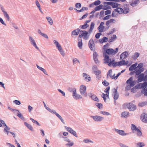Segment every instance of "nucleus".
Returning <instances> with one entry per match:
<instances>
[{"mask_svg": "<svg viewBox=\"0 0 147 147\" xmlns=\"http://www.w3.org/2000/svg\"><path fill=\"white\" fill-rule=\"evenodd\" d=\"M100 113L107 116L111 115L109 113L107 112H106L105 111H102L100 112Z\"/></svg>", "mask_w": 147, "mask_h": 147, "instance_id": "a18cd8bd", "label": "nucleus"}, {"mask_svg": "<svg viewBox=\"0 0 147 147\" xmlns=\"http://www.w3.org/2000/svg\"><path fill=\"white\" fill-rule=\"evenodd\" d=\"M133 80L132 77H131L127 81L126 83L127 84H130Z\"/></svg>", "mask_w": 147, "mask_h": 147, "instance_id": "680f3d73", "label": "nucleus"}, {"mask_svg": "<svg viewBox=\"0 0 147 147\" xmlns=\"http://www.w3.org/2000/svg\"><path fill=\"white\" fill-rule=\"evenodd\" d=\"M103 55L105 57L104 60L105 61L104 63H108L109 66H111L115 62V59H113L111 60V59H109V56L106 54V53H103Z\"/></svg>", "mask_w": 147, "mask_h": 147, "instance_id": "f257e3e1", "label": "nucleus"}, {"mask_svg": "<svg viewBox=\"0 0 147 147\" xmlns=\"http://www.w3.org/2000/svg\"><path fill=\"white\" fill-rule=\"evenodd\" d=\"M53 42L56 46V47L57 48L58 50L61 49L62 48L61 45L59 43V42L56 40H53Z\"/></svg>", "mask_w": 147, "mask_h": 147, "instance_id": "5701e85b", "label": "nucleus"}, {"mask_svg": "<svg viewBox=\"0 0 147 147\" xmlns=\"http://www.w3.org/2000/svg\"><path fill=\"white\" fill-rule=\"evenodd\" d=\"M4 129L3 131L5 134H6L7 135H8L9 133L10 132L9 131L10 130V128L8 127L6 124L4 125Z\"/></svg>", "mask_w": 147, "mask_h": 147, "instance_id": "aec40b11", "label": "nucleus"}, {"mask_svg": "<svg viewBox=\"0 0 147 147\" xmlns=\"http://www.w3.org/2000/svg\"><path fill=\"white\" fill-rule=\"evenodd\" d=\"M68 143L66 144V145L68 146H73L74 144V143L73 142H71L70 140H69V142H68Z\"/></svg>", "mask_w": 147, "mask_h": 147, "instance_id": "c03bdc74", "label": "nucleus"}, {"mask_svg": "<svg viewBox=\"0 0 147 147\" xmlns=\"http://www.w3.org/2000/svg\"><path fill=\"white\" fill-rule=\"evenodd\" d=\"M143 66V64L142 63H140L138 65V66L136 67V68L139 69H141Z\"/></svg>", "mask_w": 147, "mask_h": 147, "instance_id": "3c124183", "label": "nucleus"}, {"mask_svg": "<svg viewBox=\"0 0 147 147\" xmlns=\"http://www.w3.org/2000/svg\"><path fill=\"white\" fill-rule=\"evenodd\" d=\"M119 145L120 147H129L123 144L122 143H120L119 144Z\"/></svg>", "mask_w": 147, "mask_h": 147, "instance_id": "774afa93", "label": "nucleus"}, {"mask_svg": "<svg viewBox=\"0 0 147 147\" xmlns=\"http://www.w3.org/2000/svg\"><path fill=\"white\" fill-rule=\"evenodd\" d=\"M75 7L77 8H80L81 7V5L80 3H77L75 5Z\"/></svg>", "mask_w": 147, "mask_h": 147, "instance_id": "5fc2aeb1", "label": "nucleus"}, {"mask_svg": "<svg viewBox=\"0 0 147 147\" xmlns=\"http://www.w3.org/2000/svg\"><path fill=\"white\" fill-rule=\"evenodd\" d=\"M30 120H31L32 121V122L34 123H35L37 125H38V126H40V124L37 122V121H36V120H34V119L31 118H30Z\"/></svg>", "mask_w": 147, "mask_h": 147, "instance_id": "37998d69", "label": "nucleus"}, {"mask_svg": "<svg viewBox=\"0 0 147 147\" xmlns=\"http://www.w3.org/2000/svg\"><path fill=\"white\" fill-rule=\"evenodd\" d=\"M129 113L127 111H124L121 114L122 117L127 118L129 116Z\"/></svg>", "mask_w": 147, "mask_h": 147, "instance_id": "393cba45", "label": "nucleus"}, {"mask_svg": "<svg viewBox=\"0 0 147 147\" xmlns=\"http://www.w3.org/2000/svg\"><path fill=\"white\" fill-rule=\"evenodd\" d=\"M80 32H82V34H79L78 38H81L82 37H83L84 39H88L89 35H88V32L85 30H81Z\"/></svg>", "mask_w": 147, "mask_h": 147, "instance_id": "20e7f679", "label": "nucleus"}, {"mask_svg": "<svg viewBox=\"0 0 147 147\" xmlns=\"http://www.w3.org/2000/svg\"><path fill=\"white\" fill-rule=\"evenodd\" d=\"M104 24V22H102L100 23L99 26L98 27V29L100 32H103L104 28V26H103Z\"/></svg>", "mask_w": 147, "mask_h": 147, "instance_id": "2eb2a0df", "label": "nucleus"}, {"mask_svg": "<svg viewBox=\"0 0 147 147\" xmlns=\"http://www.w3.org/2000/svg\"><path fill=\"white\" fill-rule=\"evenodd\" d=\"M95 25L94 23V22H91L90 25V28L88 32L90 34L92 32V31L94 29Z\"/></svg>", "mask_w": 147, "mask_h": 147, "instance_id": "a878e982", "label": "nucleus"}, {"mask_svg": "<svg viewBox=\"0 0 147 147\" xmlns=\"http://www.w3.org/2000/svg\"><path fill=\"white\" fill-rule=\"evenodd\" d=\"M146 103L145 102H142L141 103H140L139 104V106L140 107H143L146 105Z\"/></svg>", "mask_w": 147, "mask_h": 147, "instance_id": "bf43d9fd", "label": "nucleus"}, {"mask_svg": "<svg viewBox=\"0 0 147 147\" xmlns=\"http://www.w3.org/2000/svg\"><path fill=\"white\" fill-rule=\"evenodd\" d=\"M113 4V2H104V5H111Z\"/></svg>", "mask_w": 147, "mask_h": 147, "instance_id": "864d4df0", "label": "nucleus"}, {"mask_svg": "<svg viewBox=\"0 0 147 147\" xmlns=\"http://www.w3.org/2000/svg\"><path fill=\"white\" fill-rule=\"evenodd\" d=\"M81 30H80L79 28H77L73 31L71 33V35L72 36V35L75 36V35H78L80 32Z\"/></svg>", "mask_w": 147, "mask_h": 147, "instance_id": "6ab92c4d", "label": "nucleus"}, {"mask_svg": "<svg viewBox=\"0 0 147 147\" xmlns=\"http://www.w3.org/2000/svg\"><path fill=\"white\" fill-rule=\"evenodd\" d=\"M136 131L137 132L136 134L138 136L140 137L142 136V132L139 129H137V130Z\"/></svg>", "mask_w": 147, "mask_h": 147, "instance_id": "2f4dec72", "label": "nucleus"}, {"mask_svg": "<svg viewBox=\"0 0 147 147\" xmlns=\"http://www.w3.org/2000/svg\"><path fill=\"white\" fill-rule=\"evenodd\" d=\"M135 73L136 75L138 76L141 74V72H140V70L139 69L138 70H137L136 69L135 70Z\"/></svg>", "mask_w": 147, "mask_h": 147, "instance_id": "052dcab7", "label": "nucleus"}, {"mask_svg": "<svg viewBox=\"0 0 147 147\" xmlns=\"http://www.w3.org/2000/svg\"><path fill=\"white\" fill-rule=\"evenodd\" d=\"M139 0H135L133 1L132 3L130 4V5L134 7V6L136 4H137L139 1Z\"/></svg>", "mask_w": 147, "mask_h": 147, "instance_id": "58836bf2", "label": "nucleus"}, {"mask_svg": "<svg viewBox=\"0 0 147 147\" xmlns=\"http://www.w3.org/2000/svg\"><path fill=\"white\" fill-rule=\"evenodd\" d=\"M89 47L91 50L94 51L95 50V46L94 42L93 40H90L88 43Z\"/></svg>", "mask_w": 147, "mask_h": 147, "instance_id": "6e6552de", "label": "nucleus"}, {"mask_svg": "<svg viewBox=\"0 0 147 147\" xmlns=\"http://www.w3.org/2000/svg\"><path fill=\"white\" fill-rule=\"evenodd\" d=\"M73 96L76 99H80L82 98V97L80 95L76 94V90H74L73 94Z\"/></svg>", "mask_w": 147, "mask_h": 147, "instance_id": "4468645a", "label": "nucleus"}, {"mask_svg": "<svg viewBox=\"0 0 147 147\" xmlns=\"http://www.w3.org/2000/svg\"><path fill=\"white\" fill-rule=\"evenodd\" d=\"M96 106L100 109H101L102 108V105L101 103H97L96 104Z\"/></svg>", "mask_w": 147, "mask_h": 147, "instance_id": "09e8293b", "label": "nucleus"}, {"mask_svg": "<svg viewBox=\"0 0 147 147\" xmlns=\"http://www.w3.org/2000/svg\"><path fill=\"white\" fill-rule=\"evenodd\" d=\"M90 117L92 118L94 121L97 122H100L104 119L103 117L97 115L91 116Z\"/></svg>", "mask_w": 147, "mask_h": 147, "instance_id": "39448f33", "label": "nucleus"}, {"mask_svg": "<svg viewBox=\"0 0 147 147\" xmlns=\"http://www.w3.org/2000/svg\"><path fill=\"white\" fill-rule=\"evenodd\" d=\"M110 89V87L109 86H108L107 87L106 89H105V92L106 94H109V91Z\"/></svg>", "mask_w": 147, "mask_h": 147, "instance_id": "e2e57ef3", "label": "nucleus"}, {"mask_svg": "<svg viewBox=\"0 0 147 147\" xmlns=\"http://www.w3.org/2000/svg\"><path fill=\"white\" fill-rule=\"evenodd\" d=\"M103 6V5L102 4L98 6H96L94 9L96 11L102 9Z\"/></svg>", "mask_w": 147, "mask_h": 147, "instance_id": "473e14b6", "label": "nucleus"}, {"mask_svg": "<svg viewBox=\"0 0 147 147\" xmlns=\"http://www.w3.org/2000/svg\"><path fill=\"white\" fill-rule=\"evenodd\" d=\"M119 145L120 147H129L123 144L122 143H120L119 144Z\"/></svg>", "mask_w": 147, "mask_h": 147, "instance_id": "338daca9", "label": "nucleus"}, {"mask_svg": "<svg viewBox=\"0 0 147 147\" xmlns=\"http://www.w3.org/2000/svg\"><path fill=\"white\" fill-rule=\"evenodd\" d=\"M128 55V53L127 51H125L120 55V58L121 59H124L126 58Z\"/></svg>", "mask_w": 147, "mask_h": 147, "instance_id": "f3484780", "label": "nucleus"}, {"mask_svg": "<svg viewBox=\"0 0 147 147\" xmlns=\"http://www.w3.org/2000/svg\"><path fill=\"white\" fill-rule=\"evenodd\" d=\"M118 48H117L115 49V51L112 49H109L106 51V53L108 55H114L116 54L118 52Z\"/></svg>", "mask_w": 147, "mask_h": 147, "instance_id": "423d86ee", "label": "nucleus"}, {"mask_svg": "<svg viewBox=\"0 0 147 147\" xmlns=\"http://www.w3.org/2000/svg\"><path fill=\"white\" fill-rule=\"evenodd\" d=\"M129 63L128 61H126L125 60H122L118 62V66H120L122 65H126Z\"/></svg>", "mask_w": 147, "mask_h": 147, "instance_id": "a211bd4d", "label": "nucleus"}, {"mask_svg": "<svg viewBox=\"0 0 147 147\" xmlns=\"http://www.w3.org/2000/svg\"><path fill=\"white\" fill-rule=\"evenodd\" d=\"M111 16L110 15H108L107 16H106L103 18V20H107L110 18L111 17Z\"/></svg>", "mask_w": 147, "mask_h": 147, "instance_id": "13d9d810", "label": "nucleus"}, {"mask_svg": "<svg viewBox=\"0 0 147 147\" xmlns=\"http://www.w3.org/2000/svg\"><path fill=\"white\" fill-rule=\"evenodd\" d=\"M13 102L16 105H19L21 104L20 102L18 100H15L13 101Z\"/></svg>", "mask_w": 147, "mask_h": 147, "instance_id": "4d7b16f0", "label": "nucleus"}, {"mask_svg": "<svg viewBox=\"0 0 147 147\" xmlns=\"http://www.w3.org/2000/svg\"><path fill=\"white\" fill-rule=\"evenodd\" d=\"M59 51L61 54L63 56H65V53L64 51H63V49H62V48L60 50H58Z\"/></svg>", "mask_w": 147, "mask_h": 147, "instance_id": "603ef678", "label": "nucleus"}, {"mask_svg": "<svg viewBox=\"0 0 147 147\" xmlns=\"http://www.w3.org/2000/svg\"><path fill=\"white\" fill-rule=\"evenodd\" d=\"M83 77L84 78V80H88V82L90 81L91 80V78L89 75L85 73H83L82 74Z\"/></svg>", "mask_w": 147, "mask_h": 147, "instance_id": "412c9836", "label": "nucleus"}, {"mask_svg": "<svg viewBox=\"0 0 147 147\" xmlns=\"http://www.w3.org/2000/svg\"><path fill=\"white\" fill-rule=\"evenodd\" d=\"M46 18L48 22L51 25L53 24V21L51 18L49 17H47Z\"/></svg>", "mask_w": 147, "mask_h": 147, "instance_id": "72a5a7b5", "label": "nucleus"}, {"mask_svg": "<svg viewBox=\"0 0 147 147\" xmlns=\"http://www.w3.org/2000/svg\"><path fill=\"white\" fill-rule=\"evenodd\" d=\"M89 26V25L88 24H84L83 25H81L80 26V28L82 29H85L87 28Z\"/></svg>", "mask_w": 147, "mask_h": 147, "instance_id": "c9c22d12", "label": "nucleus"}, {"mask_svg": "<svg viewBox=\"0 0 147 147\" xmlns=\"http://www.w3.org/2000/svg\"><path fill=\"white\" fill-rule=\"evenodd\" d=\"M115 130L117 134L123 136L128 135L131 134V133H125L124 131L122 130H119L115 129Z\"/></svg>", "mask_w": 147, "mask_h": 147, "instance_id": "1a4fd4ad", "label": "nucleus"}, {"mask_svg": "<svg viewBox=\"0 0 147 147\" xmlns=\"http://www.w3.org/2000/svg\"><path fill=\"white\" fill-rule=\"evenodd\" d=\"M115 11L118 12L120 14L123 13V9L121 7H119L115 9Z\"/></svg>", "mask_w": 147, "mask_h": 147, "instance_id": "c85d7f7f", "label": "nucleus"}, {"mask_svg": "<svg viewBox=\"0 0 147 147\" xmlns=\"http://www.w3.org/2000/svg\"><path fill=\"white\" fill-rule=\"evenodd\" d=\"M137 65V63L132 65L129 68V71H131L134 70L135 68H136V66Z\"/></svg>", "mask_w": 147, "mask_h": 147, "instance_id": "bb28decb", "label": "nucleus"}, {"mask_svg": "<svg viewBox=\"0 0 147 147\" xmlns=\"http://www.w3.org/2000/svg\"><path fill=\"white\" fill-rule=\"evenodd\" d=\"M78 46L80 49H82V40L81 38H78Z\"/></svg>", "mask_w": 147, "mask_h": 147, "instance_id": "b1692460", "label": "nucleus"}, {"mask_svg": "<svg viewBox=\"0 0 147 147\" xmlns=\"http://www.w3.org/2000/svg\"><path fill=\"white\" fill-rule=\"evenodd\" d=\"M138 81L139 82H141L143 81L144 76V74L143 73L141 74H140L138 75Z\"/></svg>", "mask_w": 147, "mask_h": 147, "instance_id": "4be33fe9", "label": "nucleus"}, {"mask_svg": "<svg viewBox=\"0 0 147 147\" xmlns=\"http://www.w3.org/2000/svg\"><path fill=\"white\" fill-rule=\"evenodd\" d=\"M142 88L141 91V92L142 93L145 94L147 91V88Z\"/></svg>", "mask_w": 147, "mask_h": 147, "instance_id": "69168bd1", "label": "nucleus"}, {"mask_svg": "<svg viewBox=\"0 0 147 147\" xmlns=\"http://www.w3.org/2000/svg\"><path fill=\"white\" fill-rule=\"evenodd\" d=\"M111 9V7L109 6L106 5H105L104 6H103L102 9L103 10H107L108 9Z\"/></svg>", "mask_w": 147, "mask_h": 147, "instance_id": "79ce46f5", "label": "nucleus"}, {"mask_svg": "<svg viewBox=\"0 0 147 147\" xmlns=\"http://www.w3.org/2000/svg\"><path fill=\"white\" fill-rule=\"evenodd\" d=\"M137 147H142L145 146L144 143L142 142H139L137 143Z\"/></svg>", "mask_w": 147, "mask_h": 147, "instance_id": "f704fd0d", "label": "nucleus"}, {"mask_svg": "<svg viewBox=\"0 0 147 147\" xmlns=\"http://www.w3.org/2000/svg\"><path fill=\"white\" fill-rule=\"evenodd\" d=\"M80 94L82 96H84L85 97L87 96V94L86 92V87L85 86L81 85L80 87Z\"/></svg>", "mask_w": 147, "mask_h": 147, "instance_id": "7ed1b4c3", "label": "nucleus"}, {"mask_svg": "<svg viewBox=\"0 0 147 147\" xmlns=\"http://www.w3.org/2000/svg\"><path fill=\"white\" fill-rule=\"evenodd\" d=\"M102 84L106 86H108L109 84V83L106 81L102 82Z\"/></svg>", "mask_w": 147, "mask_h": 147, "instance_id": "8fccbe9b", "label": "nucleus"}, {"mask_svg": "<svg viewBox=\"0 0 147 147\" xmlns=\"http://www.w3.org/2000/svg\"><path fill=\"white\" fill-rule=\"evenodd\" d=\"M1 8L3 13V14H4L5 17L6 18L7 20V21H9L10 20L9 16L7 12L5 11V9L3 7V6H1Z\"/></svg>", "mask_w": 147, "mask_h": 147, "instance_id": "ddd939ff", "label": "nucleus"}, {"mask_svg": "<svg viewBox=\"0 0 147 147\" xmlns=\"http://www.w3.org/2000/svg\"><path fill=\"white\" fill-rule=\"evenodd\" d=\"M101 34L100 33H97L95 35V37L96 38L98 39L99 38L100 36L101 35Z\"/></svg>", "mask_w": 147, "mask_h": 147, "instance_id": "0e129e2a", "label": "nucleus"}, {"mask_svg": "<svg viewBox=\"0 0 147 147\" xmlns=\"http://www.w3.org/2000/svg\"><path fill=\"white\" fill-rule=\"evenodd\" d=\"M65 128L68 131L73 135L77 138L78 137L76 132L73 130L71 128L66 126H65Z\"/></svg>", "mask_w": 147, "mask_h": 147, "instance_id": "0eeeda50", "label": "nucleus"}, {"mask_svg": "<svg viewBox=\"0 0 147 147\" xmlns=\"http://www.w3.org/2000/svg\"><path fill=\"white\" fill-rule=\"evenodd\" d=\"M147 86V82H145L142 83L141 85V87L142 88H146Z\"/></svg>", "mask_w": 147, "mask_h": 147, "instance_id": "de8ad7c7", "label": "nucleus"}, {"mask_svg": "<svg viewBox=\"0 0 147 147\" xmlns=\"http://www.w3.org/2000/svg\"><path fill=\"white\" fill-rule=\"evenodd\" d=\"M112 72V70L111 69L109 70L108 72V73L107 74V76H108V75H109L110 77L112 79H114V76H113L112 75L110 74Z\"/></svg>", "mask_w": 147, "mask_h": 147, "instance_id": "49530a36", "label": "nucleus"}, {"mask_svg": "<svg viewBox=\"0 0 147 147\" xmlns=\"http://www.w3.org/2000/svg\"><path fill=\"white\" fill-rule=\"evenodd\" d=\"M129 11V9L128 7H125L123 9V13H127Z\"/></svg>", "mask_w": 147, "mask_h": 147, "instance_id": "ea45409f", "label": "nucleus"}, {"mask_svg": "<svg viewBox=\"0 0 147 147\" xmlns=\"http://www.w3.org/2000/svg\"><path fill=\"white\" fill-rule=\"evenodd\" d=\"M91 98L92 100L95 101H96L98 102L99 101V99L96 95H93L91 96Z\"/></svg>", "mask_w": 147, "mask_h": 147, "instance_id": "7c9ffc66", "label": "nucleus"}, {"mask_svg": "<svg viewBox=\"0 0 147 147\" xmlns=\"http://www.w3.org/2000/svg\"><path fill=\"white\" fill-rule=\"evenodd\" d=\"M100 1L99 0H97L95 1L94 3L93 4L95 5H98L100 4Z\"/></svg>", "mask_w": 147, "mask_h": 147, "instance_id": "6e6d98bb", "label": "nucleus"}, {"mask_svg": "<svg viewBox=\"0 0 147 147\" xmlns=\"http://www.w3.org/2000/svg\"><path fill=\"white\" fill-rule=\"evenodd\" d=\"M94 60L96 64H97L99 63V61L98 60V55L96 52H94L93 54Z\"/></svg>", "mask_w": 147, "mask_h": 147, "instance_id": "dca6fc26", "label": "nucleus"}, {"mask_svg": "<svg viewBox=\"0 0 147 147\" xmlns=\"http://www.w3.org/2000/svg\"><path fill=\"white\" fill-rule=\"evenodd\" d=\"M117 89L115 88H114L113 89L114 101L118 99L119 96V93L117 92Z\"/></svg>", "mask_w": 147, "mask_h": 147, "instance_id": "f8f14e48", "label": "nucleus"}, {"mask_svg": "<svg viewBox=\"0 0 147 147\" xmlns=\"http://www.w3.org/2000/svg\"><path fill=\"white\" fill-rule=\"evenodd\" d=\"M83 141L84 142L86 143H88L90 142L93 143V142L91 140L88 139H84Z\"/></svg>", "mask_w": 147, "mask_h": 147, "instance_id": "a19ab883", "label": "nucleus"}, {"mask_svg": "<svg viewBox=\"0 0 147 147\" xmlns=\"http://www.w3.org/2000/svg\"><path fill=\"white\" fill-rule=\"evenodd\" d=\"M123 106L125 108H127L129 109H131V110H135L136 108V106L131 103H125Z\"/></svg>", "mask_w": 147, "mask_h": 147, "instance_id": "f03ea898", "label": "nucleus"}, {"mask_svg": "<svg viewBox=\"0 0 147 147\" xmlns=\"http://www.w3.org/2000/svg\"><path fill=\"white\" fill-rule=\"evenodd\" d=\"M108 38L106 37H104L102 38L99 39V41L101 43H102L104 42H106L108 41Z\"/></svg>", "mask_w": 147, "mask_h": 147, "instance_id": "cd10ccee", "label": "nucleus"}, {"mask_svg": "<svg viewBox=\"0 0 147 147\" xmlns=\"http://www.w3.org/2000/svg\"><path fill=\"white\" fill-rule=\"evenodd\" d=\"M139 53L136 52L134 54L132 58H133V59H136L139 56Z\"/></svg>", "mask_w": 147, "mask_h": 147, "instance_id": "4c0bfd02", "label": "nucleus"}, {"mask_svg": "<svg viewBox=\"0 0 147 147\" xmlns=\"http://www.w3.org/2000/svg\"><path fill=\"white\" fill-rule=\"evenodd\" d=\"M24 124L25 125H26L30 130L32 131L33 128L30 124L26 122H25L24 123Z\"/></svg>", "mask_w": 147, "mask_h": 147, "instance_id": "c756f323", "label": "nucleus"}, {"mask_svg": "<svg viewBox=\"0 0 147 147\" xmlns=\"http://www.w3.org/2000/svg\"><path fill=\"white\" fill-rule=\"evenodd\" d=\"M131 130L133 131H136L137 130V129H138V128H137L136 126L133 124H131Z\"/></svg>", "mask_w": 147, "mask_h": 147, "instance_id": "e433bc0d", "label": "nucleus"}, {"mask_svg": "<svg viewBox=\"0 0 147 147\" xmlns=\"http://www.w3.org/2000/svg\"><path fill=\"white\" fill-rule=\"evenodd\" d=\"M141 120L144 123H147V114L143 113L140 116Z\"/></svg>", "mask_w": 147, "mask_h": 147, "instance_id": "9d476101", "label": "nucleus"}, {"mask_svg": "<svg viewBox=\"0 0 147 147\" xmlns=\"http://www.w3.org/2000/svg\"><path fill=\"white\" fill-rule=\"evenodd\" d=\"M29 40L31 44L34 47L37 49L39 50L38 47L37 46L35 40L33 38L30 36L29 37Z\"/></svg>", "mask_w": 147, "mask_h": 147, "instance_id": "9b49d317", "label": "nucleus"}]
</instances>
